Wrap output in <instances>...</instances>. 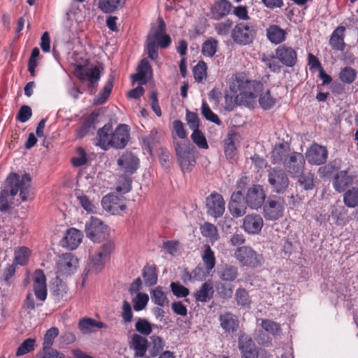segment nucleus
Wrapping results in <instances>:
<instances>
[{
	"label": "nucleus",
	"instance_id": "obj_1",
	"mask_svg": "<svg viewBox=\"0 0 358 358\" xmlns=\"http://www.w3.org/2000/svg\"><path fill=\"white\" fill-rule=\"evenodd\" d=\"M9 189H3L0 193V210L6 212L10 208L9 197H13L17 192L22 201L31 199V177L24 174L20 178L17 173H11L6 179Z\"/></svg>",
	"mask_w": 358,
	"mask_h": 358
},
{
	"label": "nucleus",
	"instance_id": "obj_2",
	"mask_svg": "<svg viewBox=\"0 0 358 358\" xmlns=\"http://www.w3.org/2000/svg\"><path fill=\"white\" fill-rule=\"evenodd\" d=\"M259 82L250 80L242 73H236L232 77L230 90L236 96V101L247 106H252L262 90Z\"/></svg>",
	"mask_w": 358,
	"mask_h": 358
},
{
	"label": "nucleus",
	"instance_id": "obj_3",
	"mask_svg": "<svg viewBox=\"0 0 358 358\" xmlns=\"http://www.w3.org/2000/svg\"><path fill=\"white\" fill-rule=\"evenodd\" d=\"M33 291L38 302H36L31 293L27 294L23 307L29 313L34 311L36 306H40L45 301L48 295L46 278L43 271L37 269L33 275Z\"/></svg>",
	"mask_w": 358,
	"mask_h": 358
},
{
	"label": "nucleus",
	"instance_id": "obj_4",
	"mask_svg": "<svg viewBox=\"0 0 358 358\" xmlns=\"http://www.w3.org/2000/svg\"><path fill=\"white\" fill-rule=\"evenodd\" d=\"M177 159L182 172H190L195 164L194 148L187 141H175Z\"/></svg>",
	"mask_w": 358,
	"mask_h": 358
},
{
	"label": "nucleus",
	"instance_id": "obj_5",
	"mask_svg": "<svg viewBox=\"0 0 358 358\" xmlns=\"http://www.w3.org/2000/svg\"><path fill=\"white\" fill-rule=\"evenodd\" d=\"M74 73L81 82H88V88L90 94H95L101 75L99 66H94L89 67L78 65L75 69Z\"/></svg>",
	"mask_w": 358,
	"mask_h": 358
},
{
	"label": "nucleus",
	"instance_id": "obj_6",
	"mask_svg": "<svg viewBox=\"0 0 358 358\" xmlns=\"http://www.w3.org/2000/svg\"><path fill=\"white\" fill-rule=\"evenodd\" d=\"M234 257L242 266L250 268H257L263 262L262 255L249 246L238 248L234 252Z\"/></svg>",
	"mask_w": 358,
	"mask_h": 358
},
{
	"label": "nucleus",
	"instance_id": "obj_7",
	"mask_svg": "<svg viewBox=\"0 0 358 358\" xmlns=\"http://www.w3.org/2000/svg\"><path fill=\"white\" fill-rule=\"evenodd\" d=\"M285 203L283 199L276 196L269 197L264 203L263 215L266 220L275 221L284 214Z\"/></svg>",
	"mask_w": 358,
	"mask_h": 358
},
{
	"label": "nucleus",
	"instance_id": "obj_8",
	"mask_svg": "<svg viewBox=\"0 0 358 358\" xmlns=\"http://www.w3.org/2000/svg\"><path fill=\"white\" fill-rule=\"evenodd\" d=\"M255 36L253 26L250 23L238 22L231 30V37L232 40L239 45L250 43Z\"/></svg>",
	"mask_w": 358,
	"mask_h": 358
},
{
	"label": "nucleus",
	"instance_id": "obj_9",
	"mask_svg": "<svg viewBox=\"0 0 358 358\" xmlns=\"http://www.w3.org/2000/svg\"><path fill=\"white\" fill-rule=\"evenodd\" d=\"M86 236L93 242H99L108 235V227L103 222L92 217L85 224Z\"/></svg>",
	"mask_w": 358,
	"mask_h": 358
},
{
	"label": "nucleus",
	"instance_id": "obj_10",
	"mask_svg": "<svg viewBox=\"0 0 358 358\" xmlns=\"http://www.w3.org/2000/svg\"><path fill=\"white\" fill-rule=\"evenodd\" d=\"M268 181L273 192L283 194L287 189L289 180L285 171L278 169H271L268 171Z\"/></svg>",
	"mask_w": 358,
	"mask_h": 358
},
{
	"label": "nucleus",
	"instance_id": "obj_11",
	"mask_svg": "<svg viewBox=\"0 0 358 358\" xmlns=\"http://www.w3.org/2000/svg\"><path fill=\"white\" fill-rule=\"evenodd\" d=\"M78 259L71 253L62 254L57 262V272L62 276H69L76 272Z\"/></svg>",
	"mask_w": 358,
	"mask_h": 358
},
{
	"label": "nucleus",
	"instance_id": "obj_12",
	"mask_svg": "<svg viewBox=\"0 0 358 358\" xmlns=\"http://www.w3.org/2000/svg\"><path fill=\"white\" fill-rule=\"evenodd\" d=\"M306 159L303 154L297 152L290 153L285 161L284 167L292 177H296L302 173L305 167Z\"/></svg>",
	"mask_w": 358,
	"mask_h": 358
},
{
	"label": "nucleus",
	"instance_id": "obj_13",
	"mask_svg": "<svg viewBox=\"0 0 358 358\" xmlns=\"http://www.w3.org/2000/svg\"><path fill=\"white\" fill-rule=\"evenodd\" d=\"M207 213L217 218L221 217L225 210V203L221 194L217 192L211 193L206 201Z\"/></svg>",
	"mask_w": 358,
	"mask_h": 358
},
{
	"label": "nucleus",
	"instance_id": "obj_14",
	"mask_svg": "<svg viewBox=\"0 0 358 358\" xmlns=\"http://www.w3.org/2000/svg\"><path fill=\"white\" fill-rule=\"evenodd\" d=\"M266 194L260 185H253L248 189L245 197V203L252 209L259 208L265 202Z\"/></svg>",
	"mask_w": 358,
	"mask_h": 358
},
{
	"label": "nucleus",
	"instance_id": "obj_15",
	"mask_svg": "<svg viewBox=\"0 0 358 358\" xmlns=\"http://www.w3.org/2000/svg\"><path fill=\"white\" fill-rule=\"evenodd\" d=\"M240 135L233 131L228 133L224 141V152L227 159L234 161L236 159L237 148L240 143Z\"/></svg>",
	"mask_w": 358,
	"mask_h": 358
},
{
	"label": "nucleus",
	"instance_id": "obj_16",
	"mask_svg": "<svg viewBox=\"0 0 358 358\" xmlns=\"http://www.w3.org/2000/svg\"><path fill=\"white\" fill-rule=\"evenodd\" d=\"M275 55L278 60L286 66L292 67L296 63L297 53L292 47L279 45L275 50Z\"/></svg>",
	"mask_w": 358,
	"mask_h": 358
},
{
	"label": "nucleus",
	"instance_id": "obj_17",
	"mask_svg": "<svg viewBox=\"0 0 358 358\" xmlns=\"http://www.w3.org/2000/svg\"><path fill=\"white\" fill-rule=\"evenodd\" d=\"M328 152L325 147L317 144L313 145L306 152V157L308 163L320 165L326 162Z\"/></svg>",
	"mask_w": 358,
	"mask_h": 358
},
{
	"label": "nucleus",
	"instance_id": "obj_18",
	"mask_svg": "<svg viewBox=\"0 0 358 358\" xmlns=\"http://www.w3.org/2000/svg\"><path fill=\"white\" fill-rule=\"evenodd\" d=\"M117 165L125 173L133 174L139 166V159L131 152H126L117 160Z\"/></svg>",
	"mask_w": 358,
	"mask_h": 358
},
{
	"label": "nucleus",
	"instance_id": "obj_19",
	"mask_svg": "<svg viewBox=\"0 0 358 358\" xmlns=\"http://www.w3.org/2000/svg\"><path fill=\"white\" fill-rule=\"evenodd\" d=\"M264 226V221L261 215L250 214L246 215L243 222V230L249 234H258Z\"/></svg>",
	"mask_w": 358,
	"mask_h": 358
},
{
	"label": "nucleus",
	"instance_id": "obj_20",
	"mask_svg": "<svg viewBox=\"0 0 358 358\" xmlns=\"http://www.w3.org/2000/svg\"><path fill=\"white\" fill-rule=\"evenodd\" d=\"M129 138L128 127L126 124L119 125L115 130L112 132L111 147L122 149L124 148Z\"/></svg>",
	"mask_w": 358,
	"mask_h": 358
},
{
	"label": "nucleus",
	"instance_id": "obj_21",
	"mask_svg": "<svg viewBox=\"0 0 358 358\" xmlns=\"http://www.w3.org/2000/svg\"><path fill=\"white\" fill-rule=\"evenodd\" d=\"M232 3L228 0H218L211 7L210 17L215 20H220L231 13Z\"/></svg>",
	"mask_w": 358,
	"mask_h": 358
},
{
	"label": "nucleus",
	"instance_id": "obj_22",
	"mask_svg": "<svg viewBox=\"0 0 358 358\" xmlns=\"http://www.w3.org/2000/svg\"><path fill=\"white\" fill-rule=\"evenodd\" d=\"M238 348L243 358H257L255 343L248 336L242 334L239 336Z\"/></svg>",
	"mask_w": 358,
	"mask_h": 358
},
{
	"label": "nucleus",
	"instance_id": "obj_23",
	"mask_svg": "<svg viewBox=\"0 0 358 358\" xmlns=\"http://www.w3.org/2000/svg\"><path fill=\"white\" fill-rule=\"evenodd\" d=\"M289 145L287 143H282L276 145L271 153V162L274 164H285V161L287 159L289 153Z\"/></svg>",
	"mask_w": 358,
	"mask_h": 358
},
{
	"label": "nucleus",
	"instance_id": "obj_24",
	"mask_svg": "<svg viewBox=\"0 0 358 358\" xmlns=\"http://www.w3.org/2000/svg\"><path fill=\"white\" fill-rule=\"evenodd\" d=\"M83 238L82 232L75 228L68 229L62 240L63 245L70 250H74L80 244Z\"/></svg>",
	"mask_w": 358,
	"mask_h": 358
},
{
	"label": "nucleus",
	"instance_id": "obj_25",
	"mask_svg": "<svg viewBox=\"0 0 358 358\" xmlns=\"http://www.w3.org/2000/svg\"><path fill=\"white\" fill-rule=\"evenodd\" d=\"M129 347L134 352V355L146 354L148 348V340L140 334H134L129 341Z\"/></svg>",
	"mask_w": 358,
	"mask_h": 358
},
{
	"label": "nucleus",
	"instance_id": "obj_26",
	"mask_svg": "<svg viewBox=\"0 0 358 358\" xmlns=\"http://www.w3.org/2000/svg\"><path fill=\"white\" fill-rule=\"evenodd\" d=\"M345 27L339 26L331 34L329 44L334 50L343 51L345 49Z\"/></svg>",
	"mask_w": 358,
	"mask_h": 358
},
{
	"label": "nucleus",
	"instance_id": "obj_27",
	"mask_svg": "<svg viewBox=\"0 0 358 358\" xmlns=\"http://www.w3.org/2000/svg\"><path fill=\"white\" fill-rule=\"evenodd\" d=\"M220 326L225 332H234L238 328L237 317L231 313H225L219 316Z\"/></svg>",
	"mask_w": 358,
	"mask_h": 358
},
{
	"label": "nucleus",
	"instance_id": "obj_28",
	"mask_svg": "<svg viewBox=\"0 0 358 358\" xmlns=\"http://www.w3.org/2000/svg\"><path fill=\"white\" fill-rule=\"evenodd\" d=\"M97 142L96 145L101 148L103 150H106L109 147H111L112 141V131L110 127L105 125L99 129L97 131Z\"/></svg>",
	"mask_w": 358,
	"mask_h": 358
},
{
	"label": "nucleus",
	"instance_id": "obj_29",
	"mask_svg": "<svg viewBox=\"0 0 358 358\" xmlns=\"http://www.w3.org/2000/svg\"><path fill=\"white\" fill-rule=\"evenodd\" d=\"M214 294L213 285L210 282H206L201 287L194 293V297L196 301L206 303L210 301Z\"/></svg>",
	"mask_w": 358,
	"mask_h": 358
},
{
	"label": "nucleus",
	"instance_id": "obj_30",
	"mask_svg": "<svg viewBox=\"0 0 358 358\" xmlns=\"http://www.w3.org/2000/svg\"><path fill=\"white\" fill-rule=\"evenodd\" d=\"M352 182V178L346 171H341L336 173L334 178V187L338 192L345 190Z\"/></svg>",
	"mask_w": 358,
	"mask_h": 358
},
{
	"label": "nucleus",
	"instance_id": "obj_31",
	"mask_svg": "<svg viewBox=\"0 0 358 358\" xmlns=\"http://www.w3.org/2000/svg\"><path fill=\"white\" fill-rule=\"evenodd\" d=\"M152 73L151 66L147 59H143L140 62L137 73L132 76L134 81L138 82L141 85H144L147 82V75Z\"/></svg>",
	"mask_w": 358,
	"mask_h": 358
},
{
	"label": "nucleus",
	"instance_id": "obj_32",
	"mask_svg": "<svg viewBox=\"0 0 358 358\" xmlns=\"http://www.w3.org/2000/svg\"><path fill=\"white\" fill-rule=\"evenodd\" d=\"M286 31L278 25H271L266 29L268 39L275 44L283 42L286 38Z\"/></svg>",
	"mask_w": 358,
	"mask_h": 358
},
{
	"label": "nucleus",
	"instance_id": "obj_33",
	"mask_svg": "<svg viewBox=\"0 0 358 358\" xmlns=\"http://www.w3.org/2000/svg\"><path fill=\"white\" fill-rule=\"evenodd\" d=\"M150 343L148 350L151 357H156L162 353L165 347V341L159 336L153 335L150 336Z\"/></svg>",
	"mask_w": 358,
	"mask_h": 358
},
{
	"label": "nucleus",
	"instance_id": "obj_34",
	"mask_svg": "<svg viewBox=\"0 0 358 358\" xmlns=\"http://www.w3.org/2000/svg\"><path fill=\"white\" fill-rule=\"evenodd\" d=\"M78 327L82 333L87 334L92 333L95 328L102 329L106 325L92 318H84L79 322Z\"/></svg>",
	"mask_w": 358,
	"mask_h": 358
},
{
	"label": "nucleus",
	"instance_id": "obj_35",
	"mask_svg": "<svg viewBox=\"0 0 358 358\" xmlns=\"http://www.w3.org/2000/svg\"><path fill=\"white\" fill-rule=\"evenodd\" d=\"M218 274L222 280L232 282L238 276V269L236 266L225 264L220 269Z\"/></svg>",
	"mask_w": 358,
	"mask_h": 358
},
{
	"label": "nucleus",
	"instance_id": "obj_36",
	"mask_svg": "<svg viewBox=\"0 0 358 358\" xmlns=\"http://www.w3.org/2000/svg\"><path fill=\"white\" fill-rule=\"evenodd\" d=\"M30 253L31 252L29 249L27 247L23 246L17 248L15 250L13 264L21 266L25 265L28 262Z\"/></svg>",
	"mask_w": 358,
	"mask_h": 358
},
{
	"label": "nucleus",
	"instance_id": "obj_37",
	"mask_svg": "<svg viewBox=\"0 0 358 358\" xmlns=\"http://www.w3.org/2000/svg\"><path fill=\"white\" fill-rule=\"evenodd\" d=\"M165 23L162 19H159V24L157 27H152L148 36L147 41L153 42L157 44V41L165 35Z\"/></svg>",
	"mask_w": 358,
	"mask_h": 358
},
{
	"label": "nucleus",
	"instance_id": "obj_38",
	"mask_svg": "<svg viewBox=\"0 0 358 358\" xmlns=\"http://www.w3.org/2000/svg\"><path fill=\"white\" fill-rule=\"evenodd\" d=\"M202 261L208 271H211L215 266V257L214 252L208 245L204 247L203 253L201 255Z\"/></svg>",
	"mask_w": 358,
	"mask_h": 358
},
{
	"label": "nucleus",
	"instance_id": "obj_39",
	"mask_svg": "<svg viewBox=\"0 0 358 358\" xmlns=\"http://www.w3.org/2000/svg\"><path fill=\"white\" fill-rule=\"evenodd\" d=\"M235 299L237 304L245 308H250L251 305V299L249 293L243 288H238L235 293Z\"/></svg>",
	"mask_w": 358,
	"mask_h": 358
},
{
	"label": "nucleus",
	"instance_id": "obj_40",
	"mask_svg": "<svg viewBox=\"0 0 358 358\" xmlns=\"http://www.w3.org/2000/svg\"><path fill=\"white\" fill-rule=\"evenodd\" d=\"M115 250V244L113 241H108L103 243L100 248L95 252L101 259L106 262L110 259V256Z\"/></svg>",
	"mask_w": 358,
	"mask_h": 358
},
{
	"label": "nucleus",
	"instance_id": "obj_41",
	"mask_svg": "<svg viewBox=\"0 0 358 358\" xmlns=\"http://www.w3.org/2000/svg\"><path fill=\"white\" fill-rule=\"evenodd\" d=\"M357 76V72L355 69L345 66L341 69L339 73V79L343 83L351 84L356 80Z\"/></svg>",
	"mask_w": 358,
	"mask_h": 358
},
{
	"label": "nucleus",
	"instance_id": "obj_42",
	"mask_svg": "<svg viewBox=\"0 0 358 358\" xmlns=\"http://www.w3.org/2000/svg\"><path fill=\"white\" fill-rule=\"evenodd\" d=\"M106 262L94 253L88 264L87 273H98L104 268Z\"/></svg>",
	"mask_w": 358,
	"mask_h": 358
},
{
	"label": "nucleus",
	"instance_id": "obj_43",
	"mask_svg": "<svg viewBox=\"0 0 358 358\" xmlns=\"http://www.w3.org/2000/svg\"><path fill=\"white\" fill-rule=\"evenodd\" d=\"M299 185L305 190H311L314 188V175L310 172L301 173L297 176Z\"/></svg>",
	"mask_w": 358,
	"mask_h": 358
},
{
	"label": "nucleus",
	"instance_id": "obj_44",
	"mask_svg": "<svg viewBox=\"0 0 358 358\" xmlns=\"http://www.w3.org/2000/svg\"><path fill=\"white\" fill-rule=\"evenodd\" d=\"M142 275L146 285L152 286L157 283V275L155 267L145 266L143 269Z\"/></svg>",
	"mask_w": 358,
	"mask_h": 358
},
{
	"label": "nucleus",
	"instance_id": "obj_45",
	"mask_svg": "<svg viewBox=\"0 0 358 358\" xmlns=\"http://www.w3.org/2000/svg\"><path fill=\"white\" fill-rule=\"evenodd\" d=\"M122 5L121 0H100L99 8L104 13H112Z\"/></svg>",
	"mask_w": 358,
	"mask_h": 358
},
{
	"label": "nucleus",
	"instance_id": "obj_46",
	"mask_svg": "<svg viewBox=\"0 0 358 358\" xmlns=\"http://www.w3.org/2000/svg\"><path fill=\"white\" fill-rule=\"evenodd\" d=\"M345 204L350 208H355L358 206V188L353 187L346 192L343 196Z\"/></svg>",
	"mask_w": 358,
	"mask_h": 358
},
{
	"label": "nucleus",
	"instance_id": "obj_47",
	"mask_svg": "<svg viewBox=\"0 0 358 358\" xmlns=\"http://www.w3.org/2000/svg\"><path fill=\"white\" fill-rule=\"evenodd\" d=\"M113 87V81L109 80L105 85L103 90L99 92L94 99V103L96 105H101L104 103L110 96Z\"/></svg>",
	"mask_w": 358,
	"mask_h": 358
},
{
	"label": "nucleus",
	"instance_id": "obj_48",
	"mask_svg": "<svg viewBox=\"0 0 358 358\" xmlns=\"http://www.w3.org/2000/svg\"><path fill=\"white\" fill-rule=\"evenodd\" d=\"M218 42L214 38L206 40L202 45V53L206 57H212L217 50Z\"/></svg>",
	"mask_w": 358,
	"mask_h": 358
},
{
	"label": "nucleus",
	"instance_id": "obj_49",
	"mask_svg": "<svg viewBox=\"0 0 358 358\" xmlns=\"http://www.w3.org/2000/svg\"><path fill=\"white\" fill-rule=\"evenodd\" d=\"M201 231L203 236L208 238L211 241H217L219 238L217 228L213 224H203L201 227Z\"/></svg>",
	"mask_w": 358,
	"mask_h": 358
},
{
	"label": "nucleus",
	"instance_id": "obj_50",
	"mask_svg": "<svg viewBox=\"0 0 358 358\" xmlns=\"http://www.w3.org/2000/svg\"><path fill=\"white\" fill-rule=\"evenodd\" d=\"M136 330L141 334V336H147L152 331V327L150 322L144 318H138L135 324Z\"/></svg>",
	"mask_w": 358,
	"mask_h": 358
},
{
	"label": "nucleus",
	"instance_id": "obj_51",
	"mask_svg": "<svg viewBox=\"0 0 358 358\" xmlns=\"http://www.w3.org/2000/svg\"><path fill=\"white\" fill-rule=\"evenodd\" d=\"M247 204L245 202H234L230 201L229 203V209L231 214L234 217H241L246 213Z\"/></svg>",
	"mask_w": 358,
	"mask_h": 358
},
{
	"label": "nucleus",
	"instance_id": "obj_52",
	"mask_svg": "<svg viewBox=\"0 0 358 358\" xmlns=\"http://www.w3.org/2000/svg\"><path fill=\"white\" fill-rule=\"evenodd\" d=\"M151 299L154 303L159 306H164L169 302L165 293L162 291V289L160 287H157L156 289L152 290L151 292Z\"/></svg>",
	"mask_w": 358,
	"mask_h": 358
},
{
	"label": "nucleus",
	"instance_id": "obj_53",
	"mask_svg": "<svg viewBox=\"0 0 358 358\" xmlns=\"http://www.w3.org/2000/svg\"><path fill=\"white\" fill-rule=\"evenodd\" d=\"M59 335L57 327H51L45 334L43 337V349L52 348L55 338Z\"/></svg>",
	"mask_w": 358,
	"mask_h": 358
},
{
	"label": "nucleus",
	"instance_id": "obj_54",
	"mask_svg": "<svg viewBox=\"0 0 358 358\" xmlns=\"http://www.w3.org/2000/svg\"><path fill=\"white\" fill-rule=\"evenodd\" d=\"M233 21L228 19L224 22H218L215 24V30L216 33L222 36H227L230 32L231 33Z\"/></svg>",
	"mask_w": 358,
	"mask_h": 358
},
{
	"label": "nucleus",
	"instance_id": "obj_55",
	"mask_svg": "<svg viewBox=\"0 0 358 358\" xmlns=\"http://www.w3.org/2000/svg\"><path fill=\"white\" fill-rule=\"evenodd\" d=\"M262 60L271 71L273 72H279L280 71V61L276 55H264Z\"/></svg>",
	"mask_w": 358,
	"mask_h": 358
},
{
	"label": "nucleus",
	"instance_id": "obj_56",
	"mask_svg": "<svg viewBox=\"0 0 358 358\" xmlns=\"http://www.w3.org/2000/svg\"><path fill=\"white\" fill-rule=\"evenodd\" d=\"M35 343L36 341L34 338H29L24 340L17 348L16 355L20 357L33 351L34 350Z\"/></svg>",
	"mask_w": 358,
	"mask_h": 358
},
{
	"label": "nucleus",
	"instance_id": "obj_57",
	"mask_svg": "<svg viewBox=\"0 0 358 358\" xmlns=\"http://www.w3.org/2000/svg\"><path fill=\"white\" fill-rule=\"evenodd\" d=\"M131 188V180L126 176H121L116 186L117 192L124 194L129 192Z\"/></svg>",
	"mask_w": 358,
	"mask_h": 358
},
{
	"label": "nucleus",
	"instance_id": "obj_58",
	"mask_svg": "<svg viewBox=\"0 0 358 358\" xmlns=\"http://www.w3.org/2000/svg\"><path fill=\"white\" fill-rule=\"evenodd\" d=\"M149 301V296L145 293H138L136 296L133 299L134 308L136 311H140L144 309Z\"/></svg>",
	"mask_w": 358,
	"mask_h": 358
},
{
	"label": "nucleus",
	"instance_id": "obj_59",
	"mask_svg": "<svg viewBox=\"0 0 358 358\" xmlns=\"http://www.w3.org/2000/svg\"><path fill=\"white\" fill-rule=\"evenodd\" d=\"M207 67L203 62H199L194 68V77L197 82H201L203 79L206 78Z\"/></svg>",
	"mask_w": 358,
	"mask_h": 358
},
{
	"label": "nucleus",
	"instance_id": "obj_60",
	"mask_svg": "<svg viewBox=\"0 0 358 358\" xmlns=\"http://www.w3.org/2000/svg\"><path fill=\"white\" fill-rule=\"evenodd\" d=\"M262 327L266 331L272 335L275 336L280 333L281 329L280 325L270 320H262Z\"/></svg>",
	"mask_w": 358,
	"mask_h": 358
},
{
	"label": "nucleus",
	"instance_id": "obj_61",
	"mask_svg": "<svg viewBox=\"0 0 358 358\" xmlns=\"http://www.w3.org/2000/svg\"><path fill=\"white\" fill-rule=\"evenodd\" d=\"M201 110L202 115L206 120L211 121L212 122H214L218 125L221 124L218 116L211 110L208 105L204 101L202 103Z\"/></svg>",
	"mask_w": 358,
	"mask_h": 358
},
{
	"label": "nucleus",
	"instance_id": "obj_62",
	"mask_svg": "<svg viewBox=\"0 0 358 358\" xmlns=\"http://www.w3.org/2000/svg\"><path fill=\"white\" fill-rule=\"evenodd\" d=\"M259 102L262 108L266 110L275 105V99L271 96L269 91H267L266 93L260 95Z\"/></svg>",
	"mask_w": 358,
	"mask_h": 358
},
{
	"label": "nucleus",
	"instance_id": "obj_63",
	"mask_svg": "<svg viewBox=\"0 0 358 358\" xmlns=\"http://www.w3.org/2000/svg\"><path fill=\"white\" fill-rule=\"evenodd\" d=\"M170 287L173 294L178 298L186 297L189 294V289L179 282H173Z\"/></svg>",
	"mask_w": 358,
	"mask_h": 358
},
{
	"label": "nucleus",
	"instance_id": "obj_64",
	"mask_svg": "<svg viewBox=\"0 0 358 358\" xmlns=\"http://www.w3.org/2000/svg\"><path fill=\"white\" fill-rule=\"evenodd\" d=\"M158 141L159 136L156 130H152L150 133L143 138V143L149 151H151L152 148Z\"/></svg>",
	"mask_w": 358,
	"mask_h": 358
}]
</instances>
